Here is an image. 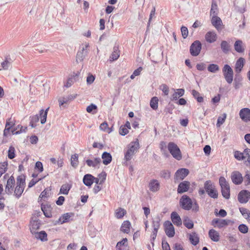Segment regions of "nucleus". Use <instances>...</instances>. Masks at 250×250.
I'll use <instances>...</instances> for the list:
<instances>
[{
	"label": "nucleus",
	"mask_w": 250,
	"mask_h": 250,
	"mask_svg": "<svg viewBox=\"0 0 250 250\" xmlns=\"http://www.w3.org/2000/svg\"><path fill=\"white\" fill-rule=\"evenodd\" d=\"M179 204L183 209L186 210H189L192 208L193 201L189 196L187 195H184L180 198Z\"/></svg>",
	"instance_id": "39448f33"
},
{
	"label": "nucleus",
	"mask_w": 250,
	"mask_h": 250,
	"mask_svg": "<svg viewBox=\"0 0 250 250\" xmlns=\"http://www.w3.org/2000/svg\"><path fill=\"white\" fill-rule=\"evenodd\" d=\"M160 176L164 179H168L170 178V173L167 170H163L161 171Z\"/></svg>",
	"instance_id": "4d7b16f0"
},
{
	"label": "nucleus",
	"mask_w": 250,
	"mask_h": 250,
	"mask_svg": "<svg viewBox=\"0 0 250 250\" xmlns=\"http://www.w3.org/2000/svg\"><path fill=\"white\" fill-rule=\"evenodd\" d=\"M77 96V94H70L65 97H60L58 99L59 104L60 107H65L64 104H67L70 101L75 99Z\"/></svg>",
	"instance_id": "6e6552de"
},
{
	"label": "nucleus",
	"mask_w": 250,
	"mask_h": 250,
	"mask_svg": "<svg viewBox=\"0 0 250 250\" xmlns=\"http://www.w3.org/2000/svg\"><path fill=\"white\" fill-rule=\"evenodd\" d=\"M15 122V120L12 118H9L6 120L5 127L3 131V136L4 137H7L9 134L11 129L14 127Z\"/></svg>",
	"instance_id": "f8f14e48"
},
{
	"label": "nucleus",
	"mask_w": 250,
	"mask_h": 250,
	"mask_svg": "<svg viewBox=\"0 0 250 250\" xmlns=\"http://www.w3.org/2000/svg\"><path fill=\"white\" fill-rule=\"evenodd\" d=\"M160 89L162 90L165 95H168L169 93V87L166 84H162L160 86Z\"/></svg>",
	"instance_id": "e2e57ef3"
},
{
	"label": "nucleus",
	"mask_w": 250,
	"mask_h": 250,
	"mask_svg": "<svg viewBox=\"0 0 250 250\" xmlns=\"http://www.w3.org/2000/svg\"><path fill=\"white\" fill-rule=\"evenodd\" d=\"M134 154H132L131 152H128V151H126L125 153V161L123 163V165L125 166H128V161H130L133 156L134 155Z\"/></svg>",
	"instance_id": "79ce46f5"
},
{
	"label": "nucleus",
	"mask_w": 250,
	"mask_h": 250,
	"mask_svg": "<svg viewBox=\"0 0 250 250\" xmlns=\"http://www.w3.org/2000/svg\"><path fill=\"white\" fill-rule=\"evenodd\" d=\"M202 44L199 41H194L190 46V53L192 56H197L200 53Z\"/></svg>",
	"instance_id": "0eeeda50"
},
{
	"label": "nucleus",
	"mask_w": 250,
	"mask_h": 250,
	"mask_svg": "<svg viewBox=\"0 0 250 250\" xmlns=\"http://www.w3.org/2000/svg\"><path fill=\"white\" fill-rule=\"evenodd\" d=\"M41 223L39 219L32 220L30 222V231L32 234L35 233L36 230L40 228Z\"/></svg>",
	"instance_id": "4be33fe9"
},
{
	"label": "nucleus",
	"mask_w": 250,
	"mask_h": 250,
	"mask_svg": "<svg viewBox=\"0 0 250 250\" xmlns=\"http://www.w3.org/2000/svg\"><path fill=\"white\" fill-rule=\"evenodd\" d=\"M25 186V176L21 175L17 178L16 186L14 191V195L19 199L23 192Z\"/></svg>",
	"instance_id": "f257e3e1"
},
{
	"label": "nucleus",
	"mask_w": 250,
	"mask_h": 250,
	"mask_svg": "<svg viewBox=\"0 0 250 250\" xmlns=\"http://www.w3.org/2000/svg\"><path fill=\"white\" fill-rule=\"evenodd\" d=\"M191 94L194 98L195 99L198 103H201L204 102L203 97L200 96V93L197 91L195 90V89L192 90Z\"/></svg>",
	"instance_id": "4c0bfd02"
},
{
	"label": "nucleus",
	"mask_w": 250,
	"mask_h": 250,
	"mask_svg": "<svg viewBox=\"0 0 250 250\" xmlns=\"http://www.w3.org/2000/svg\"><path fill=\"white\" fill-rule=\"evenodd\" d=\"M73 215L74 214L72 212L64 213L60 217L59 220L60 222H61L62 224L66 222H68L69 221L70 218L72 217Z\"/></svg>",
	"instance_id": "e433bc0d"
},
{
	"label": "nucleus",
	"mask_w": 250,
	"mask_h": 250,
	"mask_svg": "<svg viewBox=\"0 0 250 250\" xmlns=\"http://www.w3.org/2000/svg\"><path fill=\"white\" fill-rule=\"evenodd\" d=\"M8 157L10 159L15 157V149L13 146H10L8 151Z\"/></svg>",
	"instance_id": "864d4df0"
},
{
	"label": "nucleus",
	"mask_w": 250,
	"mask_h": 250,
	"mask_svg": "<svg viewBox=\"0 0 250 250\" xmlns=\"http://www.w3.org/2000/svg\"><path fill=\"white\" fill-rule=\"evenodd\" d=\"M189 240L190 243L194 246L197 245L199 242V238L198 234L195 232H192L189 234Z\"/></svg>",
	"instance_id": "473e14b6"
},
{
	"label": "nucleus",
	"mask_w": 250,
	"mask_h": 250,
	"mask_svg": "<svg viewBox=\"0 0 250 250\" xmlns=\"http://www.w3.org/2000/svg\"><path fill=\"white\" fill-rule=\"evenodd\" d=\"M190 185V182L188 181H184L181 182L178 186L177 193L182 194L188 191L189 189Z\"/></svg>",
	"instance_id": "4468645a"
},
{
	"label": "nucleus",
	"mask_w": 250,
	"mask_h": 250,
	"mask_svg": "<svg viewBox=\"0 0 250 250\" xmlns=\"http://www.w3.org/2000/svg\"><path fill=\"white\" fill-rule=\"evenodd\" d=\"M160 218L158 215L155 217V220H153L152 227L153 228V229H159L160 228Z\"/></svg>",
	"instance_id": "8fccbe9b"
},
{
	"label": "nucleus",
	"mask_w": 250,
	"mask_h": 250,
	"mask_svg": "<svg viewBox=\"0 0 250 250\" xmlns=\"http://www.w3.org/2000/svg\"><path fill=\"white\" fill-rule=\"evenodd\" d=\"M165 233L168 237H172L175 234V229L174 227L167 229L165 230Z\"/></svg>",
	"instance_id": "5fc2aeb1"
},
{
	"label": "nucleus",
	"mask_w": 250,
	"mask_h": 250,
	"mask_svg": "<svg viewBox=\"0 0 250 250\" xmlns=\"http://www.w3.org/2000/svg\"><path fill=\"white\" fill-rule=\"evenodd\" d=\"M185 94V90L183 88L177 89L171 96L172 101L177 100L179 97L183 96Z\"/></svg>",
	"instance_id": "2f4dec72"
},
{
	"label": "nucleus",
	"mask_w": 250,
	"mask_h": 250,
	"mask_svg": "<svg viewBox=\"0 0 250 250\" xmlns=\"http://www.w3.org/2000/svg\"><path fill=\"white\" fill-rule=\"evenodd\" d=\"M184 225L188 229L193 228L194 225L193 222L189 219H185L184 221Z\"/></svg>",
	"instance_id": "6e6d98bb"
},
{
	"label": "nucleus",
	"mask_w": 250,
	"mask_h": 250,
	"mask_svg": "<svg viewBox=\"0 0 250 250\" xmlns=\"http://www.w3.org/2000/svg\"><path fill=\"white\" fill-rule=\"evenodd\" d=\"M101 162V158L99 157L95 158L94 160H92L90 159H87L86 161V163L88 167H96L98 165L100 164Z\"/></svg>",
	"instance_id": "c756f323"
},
{
	"label": "nucleus",
	"mask_w": 250,
	"mask_h": 250,
	"mask_svg": "<svg viewBox=\"0 0 250 250\" xmlns=\"http://www.w3.org/2000/svg\"><path fill=\"white\" fill-rule=\"evenodd\" d=\"M40 117L41 118V123L44 124L46 121L47 118V111H44V109H42L40 110Z\"/></svg>",
	"instance_id": "a19ab883"
},
{
	"label": "nucleus",
	"mask_w": 250,
	"mask_h": 250,
	"mask_svg": "<svg viewBox=\"0 0 250 250\" xmlns=\"http://www.w3.org/2000/svg\"><path fill=\"white\" fill-rule=\"evenodd\" d=\"M219 183L221 187L222 196L225 199H229L230 198V187L229 183L223 176L220 177Z\"/></svg>",
	"instance_id": "f03ea898"
},
{
	"label": "nucleus",
	"mask_w": 250,
	"mask_h": 250,
	"mask_svg": "<svg viewBox=\"0 0 250 250\" xmlns=\"http://www.w3.org/2000/svg\"><path fill=\"white\" fill-rule=\"evenodd\" d=\"M167 148L174 158L179 161L182 159V156L181 150L177 145L173 142H169Z\"/></svg>",
	"instance_id": "20e7f679"
},
{
	"label": "nucleus",
	"mask_w": 250,
	"mask_h": 250,
	"mask_svg": "<svg viewBox=\"0 0 250 250\" xmlns=\"http://www.w3.org/2000/svg\"><path fill=\"white\" fill-rule=\"evenodd\" d=\"M208 236L214 242H218L219 241V233L214 229H211L209 230Z\"/></svg>",
	"instance_id": "393cba45"
},
{
	"label": "nucleus",
	"mask_w": 250,
	"mask_h": 250,
	"mask_svg": "<svg viewBox=\"0 0 250 250\" xmlns=\"http://www.w3.org/2000/svg\"><path fill=\"white\" fill-rule=\"evenodd\" d=\"M217 10V5L216 3L214 2L212 3L211 5V8L210 11V16H213V15H217V12L216 11V10Z\"/></svg>",
	"instance_id": "13d9d810"
},
{
	"label": "nucleus",
	"mask_w": 250,
	"mask_h": 250,
	"mask_svg": "<svg viewBox=\"0 0 250 250\" xmlns=\"http://www.w3.org/2000/svg\"><path fill=\"white\" fill-rule=\"evenodd\" d=\"M94 179H95V177L91 174H87L83 176V181L85 186L89 187L93 184Z\"/></svg>",
	"instance_id": "412c9836"
},
{
	"label": "nucleus",
	"mask_w": 250,
	"mask_h": 250,
	"mask_svg": "<svg viewBox=\"0 0 250 250\" xmlns=\"http://www.w3.org/2000/svg\"><path fill=\"white\" fill-rule=\"evenodd\" d=\"M224 78L227 82L230 84L233 81V71L229 64H225L222 69Z\"/></svg>",
	"instance_id": "423d86ee"
},
{
	"label": "nucleus",
	"mask_w": 250,
	"mask_h": 250,
	"mask_svg": "<svg viewBox=\"0 0 250 250\" xmlns=\"http://www.w3.org/2000/svg\"><path fill=\"white\" fill-rule=\"evenodd\" d=\"M181 33L184 39H186L188 36V30L185 26H182L181 28Z\"/></svg>",
	"instance_id": "0e129e2a"
},
{
	"label": "nucleus",
	"mask_w": 250,
	"mask_h": 250,
	"mask_svg": "<svg viewBox=\"0 0 250 250\" xmlns=\"http://www.w3.org/2000/svg\"><path fill=\"white\" fill-rule=\"evenodd\" d=\"M97 106L93 104H90L86 107V111L88 113L95 114L97 112Z\"/></svg>",
	"instance_id": "49530a36"
},
{
	"label": "nucleus",
	"mask_w": 250,
	"mask_h": 250,
	"mask_svg": "<svg viewBox=\"0 0 250 250\" xmlns=\"http://www.w3.org/2000/svg\"><path fill=\"white\" fill-rule=\"evenodd\" d=\"M239 230L242 233H246L248 231V228L245 224H241L238 227Z\"/></svg>",
	"instance_id": "680f3d73"
},
{
	"label": "nucleus",
	"mask_w": 250,
	"mask_h": 250,
	"mask_svg": "<svg viewBox=\"0 0 250 250\" xmlns=\"http://www.w3.org/2000/svg\"><path fill=\"white\" fill-rule=\"evenodd\" d=\"M131 227L130 222L129 221H125L122 223L121 230L124 233H128Z\"/></svg>",
	"instance_id": "72a5a7b5"
},
{
	"label": "nucleus",
	"mask_w": 250,
	"mask_h": 250,
	"mask_svg": "<svg viewBox=\"0 0 250 250\" xmlns=\"http://www.w3.org/2000/svg\"><path fill=\"white\" fill-rule=\"evenodd\" d=\"M15 184V180L14 177L12 175L8 179L5 188V192L8 195H11L13 192L14 186Z\"/></svg>",
	"instance_id": "1a4fd4ad"
},
{
	"label": "nucleus",
	"mask_w": 250,
	"mask_h": 250,
	"mask_svg": "<svg viewBox=\"0 0 250 250\" xmlns=\"http://www.w3.org/2000/svg\"><path fill=\"white\" fill-rule=\"evenodd\" d=\"M234 157L238 160H243L246 158L244 150L243 152H240L239 151H236L234 152Z\"/></svg>",
	"instance_id": "3c124183"
},
{
	"label": "nucleus",
	"mask_w": 250,
	"mask_h": 250,
	"mask_svg": "<svg viewBox=\"0 0 250 250\" xmlns=\"http://www.w3.org/2000/svg\"><path fill=\"white\" fill-rule=\"evenodd\" d=\"M125 213L126 210L123 208H120L116 210L115 216L118 219H121L123 217Z\"/></svg>",
	"instance_id": "c03bdc74"
},
{
	"label": "nucleus",
	"mask_w": 250,
	"mask_h": 250,
	"mask_svg": "<svg viewBox=\"0 0 250 250\" xmlns=\"http://www.w3.org/2000/svg\"><path fill=\"white\" fill-rule=\"evenodd\" d=\"M171 219L172 223L176 226L179 227L182 225V220L178 215V214L175 212L173 211L171 213Z\"/></svg>",
	"instance_id": "a211bd4d"
},
{
	"label": "nucleus",
	"mask_w": 250,
	"mask_h": 250,
	"mask_svg": "<svg viewBox=\"0 0 250 250\" xmlns=\"http://www.w3.org/2000/svg\"><path fill=\"white\" fill-rule=\"evenodd\" d=\"M88 47V44H86L85 46H83L80 50L78 52L76 56V61L77 62H82L83 61L85 56L87 54L86 49Z\"/></svg>",
	"instance_id": "f3484780"
},
{
	"label": "nucleus",
	"mask_w": 250,
	"mask_h": 250,
	"mask_svg": "<svg viewBox=\"0 0 250 250\" xmlns=\"http://www.w3.org/2000/svg\"><path fill=\"white\" fill-rule=\"evenodd\" d=\"M71 188V185L69 184H63L60 189L59 194L67 195Z\"/></svg>",
	"instance_id": "f704fd0d"
},
{
	"label": "nucleus",
	"mask_w": 250,
	"mask_h": 250,
	"mask_svg": "<svg viewBox=\"0 0 250 250\" xmlns=\"http://www.w3.org/2000/svg\"><path fill=\"white\" fill-rule=\"evenodd\" d=\"M158 99L156 97H153L151 98L150 102V106L153 109L156 110L158 108Z\"/></svg>",
	"instance_id": "a18cd8bd"
},
{
	"label": "nucleus",
	"mask_w": 250,
	"mask_h": 250,
	"mask_svg": "<svg viewBox=\"0 0 250 250\" xmlns=\"http://www.w3.org/2000/svg\"><path fill=\"white\" fill-rule=\"evenodd\" d=\"M35 237L38 240H40L42 242L47 241V234L45 231L42 230L39 232H36L34 233Z\"/></svg>",
	"instance_id": "c85d7f7f"
},
{
	"label": "nucleus",
	"mask_w": 250,
	"mask_h": 250,
	"mask_svg": "<svg viewBox=\"0 0 250 250\" xmlns=\"http://www.w3.org/2000/svg\"><path fill=\"white\" fill-rule=\"evenodd\" d=\"M234 48L235 50L239 53H244L245 51V45L241 40H238L235 41L234 44Z\"/></svg>",
	"instance_id": "aec40b11"
},
{
	"label": "nucleus",
	"mask_w": 250,
	"mask_h": 250,
	"mask_svg": "<svg viewBox=\"0 0 250 250\" xmlns=\"http://www.w3.org/2000/svg\"><path fill=\"white\" fill-rule=\"evenodd\" d=\"M245 62V60L244 58L242 57L239 58L237 60L235 65V70L237 73H239L242 71Z\"/></svg>",
	"instance_id": "b1692460"
},
{
	"label": "nucleus",
	"mask_w": 250,
	"mask_h": 250,
	"mask_svg": "<svg viewBox=\"0 0 250 250\" xmlns=\"http://www.w3.org/2000/svg\"><path fill=\"white\" fill-rule=\"evenodd\" d=\"M71 164L74 167H76L78 165V155L77 154L72 155L71 157Z\"/></svg>",
	"instance_id": "09e8293b"
},
{
	"label": "nucleus",
	"mask_w": 250,
	"mask_h": 250,
	"mask_svg": "<svg viewBox=\"0 0 250 250\" xmlns=\"http://www.w3.org/2000/svg\"><path fill=\"white\" fill-rule=\"evenodd\" d=\"M229 222V220L215 218L212 220L211 224L215 228L221 229L228 226Z\"/></svg>",
	"instance_id": "9d476101"
},
{
	"label": "nucleus",
	"mask_w": 250,
	"mask_h": 250,
	"mask_svg": "<svg viewBox=\"0 0 250 250\" xmlns=\"http://www.w3.org/2000/svg\"><path fill=\"white\" fill-rule=\"evenodd\" d=\"M149 190L152 192H156L160 188V184L158 180L153 179L149 183Z\"/></svg>",
	"instance_id": "5701e85b"
},
{
	"label": "nucleus",
	"mask_w": 250,
	"mask_h": 250,
	"mask_svg": "<svg viewBox=\"0 0 250 250\" xmlns=\"http://www.w3.org/2000/svg\"><path fill=\"white\" fill-rule=\"evenodd\" d=\"M221 48L224 53H228L230 50V46L226 41H223L221 43Z\"/></svg>",
	"instance_id": "58836bf2"
},
{
	"label": "nucleus",
	"mask_w": 250,
	"mask_h": 250,
	"mask_svg": "<svg viewBox=\"0 0 250 250\" xmlns=\"http://www.w3.org/2000/svg\"><path fill=\"white\" fill-rule=\"evenodd\" d=\"M102 158L103 159V163L105 165H107L110 164L112 161L111 155L107 152H104L102 155Z\"/></svg>",
	"instance_id": "7c9ffc66"
},
{
	"label": "nucleus",
	"mask_w": 250,
	"mask_h": 250,
	"mask_svg": "<svg viewBox=\"0 0 250 250\" xmlns=\"http://www.w3.org/2000/svg\"><path fill=\"white\" fill-rule=\"evenodd\" d=\"M241 120L246 123L250 122V109L247 107L241 109L239 111Z\"/></svg>",
	"instance_id": "ddd939ff"
},
{
	"label": "nucleus",
	"mask_w": 250,
	"mask_h": 250,
	"mask_svg": "<svg viewBox=\"0 0 250 250\" xmlns=\"http://www.w3.org/2000/svg\"><path fill=\"white\" fill-rule=\"evenodd\" d=\"M226 117L227 115L226 113H224L221 116H219L217 119L216 126L217 127H220V125L225 122Z\"/></svg>",
	"instance_id": "603ef678"
},
{
	"label": "nucleus",
	"mask_w": 250,
	"mask_h": 250,
	"mask_svg": "<svg viewBox=\"0 0 250 250\" xmlns=\"http://www.w3.org/2000/svg\"><path fill=\"white\" fill-rule=\"evenodd\" d=\"M127 241V238H123L122 241H119L117 243L116 246V248H120V247L127 246V245L125 244Z\"/></svg>",
	"instance_id": "69168bd1"
},
{
	"label": "nucleus",
	"mask_w": 250,
	"mask_h": 250,
	"mask_svg": "<svg viewBox=\"0 0 250 250\" xmlns=\"http://www.w3.org/2000/svg\"><path fill=\"white\" fill-rule=\"evenodd\" d=\"M205 39L207 42L212 43L216 41L217 36L214 32L209 31L206 33L205 35Z\"/></svg>",
	"instance_id": "a878e982"
},
{
	"label": "nucleus",
	"mask_w": 250,
	"mask_h": 250,
	"mask_svg": "<svg viewBox=\"0 0 250 250\" xmlns=\"http://www.w3.org/2000/svg\"><path fill=\"white\" fill-rule=\"evenodd\" d=\"M120 56V51L118 46H115L113 47V51L110 57V61H114L117 60Z\"/></svg>",
	"instance_id": "c9c22d12"
},
{
	"label": "nucleus",
	"mask_w": 250,
	"mask_h": 250,
	"mask_svg": "<svg viewBox=\"0 0 250 250\" xmlns=\"http://www.w3.org/2000/svg\"><path fill=\"white\" fill-rule=\"evenodd\" d=\"M8 163L7 162H4L0 163V171L4 173L7 169Z\"/></svg>",
	"instance_id": "052dcab7"
},
{
	"label": "nucleus",
	"mask_w": 250,
	"mask_h": 250,
	"mask_svg": "<svg viewBox=\"0 0 250 250\" xmlns=\"http://www.w3.org/2000/svg\"><path fill=\"white\" fill-rule=\"evenodd\" d=\"M42 210L46 217L51 218L52 217L51 207L49 205H42Z\"/></svg>",
	"instance_id": "bb28decb"
},
{
	"label": "nucleus",
	"mask_w": 250,
	"mask_h": 250,
	"mask_svg": "<svg viewBox=\"0 0 250 250\" xmlns=\"http://www.w3.org/2000/svg\"><path fill=\"white\" fill-rule=\"evenodd\" d=\"M39 116L37 114L30 117V125L32 128H35L36 126V123L39 121Z\"/></svg>",
	"instance_id": "ea45409f"
},
{
	"label": "nucleus",
	"mask_w": 250,
	"mask_h": 250,
	"mask_svg": "<svg viewBox=\"0 0 250 250\" xmlns=\"http://www.w3.org/2000/svg\"><path fill=\"white\" fill-rule=\"evenodd\" d=\"M204 188L208 196L213 199H216L218 196V192L215 186L210 180H208L204 183Z\"/></svg>",
	"instance_id": "7ed1b4c3"
},
{
	"label": "nucleus",
	"mask_w": 250,
	"mask_h": 250,
	"mask_svg": "<svg viewBox=\"0 0 250 250\" xmlns=\"http://www.w3.org/2000/svg\"><path fill=\"white\" fill-rule=\"evenodd\" d=\"M250 198V192L247 190L241 191L238 195V200L242 204L246 203Z\"/></svg>",
	"instance_id": "9b49d317"
},
{
	"label": "nucleus",
	"mask_w": 250,
	"mask_h": 250,
	"mask_svg": "<svg viewBox=\"0 0 250 250\" xmlns=\"http://www.w3.org/2000/svg\"><path fill=\"white\" fill-rule=\"evenodd\" d=\"M244 154H245L246 158L247 157V161L250 163V149L248 148L245 149Z\"/></svg>",
	"instance_id": "774afa93"
},
{
	"label": "nucleus",
	"mask_w": 250,
	"mask_h": 250,
	"mask_svg": "<svg viewBox=\"0 0 250 250\" xmlns=\"http://www.w3.org/2000/svg\"><path fill=\"white\" fill-rule=\"evenodd\" d=\"M219 70V67L217 64L211 63L208 67V70L211 73H216Z\"/></svg>",
	"instance_id": "de8ad7c7"
},
{
	"label": "nucleus",
	"mask_w": 250,
	"mask_h": 250,
	"mask_svg": "<svg viewBox=\"0 0 250 250\" xmlns=\"http://www.w3.org/2000/svg\"><path fill=\"white\" fill-rule=\"evenodd\" d=\"M211 23L217 29L219 30L220 27V26L222 23L221 19L217 15L211 16Z\"/></svg>",
	"instance_id": "cd10ccee"
},
{
	"label": "nucleus",
	"mask_w": 250,
	"mask_h": 250,
	"mask_svg": "<svg viewBox=\"0 0 250 250\" xmlns=\"http://www.w3.org/2000/svg\"><path fill=\"white\" fill-rule=\"evenodd\" d=\"M128 133V129L125 126L122 125L119 129V134L122 136H125Z\"/></svg>",
	"instance_id": "338daca9"
},
{
	"label": "nucleus",
	"mask_w": 250,
	"mask_h": 250,
	"mask_svg": "<svg viewBox=\"0 0 250 250\" xmlns=\"http://www.w3.org/2000/svg\"><path fill=\"white\" fill-rule=\"evenodd\" d=\"M139 148V143L138 140L137 139L135 141L132 142L130 143V144L128 145V149L127 151L131 152L132 154H135Z\"/></svg>",
	"instance_id": "6ab92c4d"
},
{
	"label": "nucleus",
	"mask_w": 250,
	"mask_h": 250,
	"mask_svg": "<svg viewBox=\"0 0 250 250\" xmlns=\"http://www.w3.org/2000/svg\"><path fill=\"white\" fill-rule=\"evenodd\" d=\"M98 177L100 180V185H102L105 181L106 177V173L105 171H103L98 175Z\"/></svg>",
	"instance_id": "bf43d9fd"
},
{
	"label": "nucleus",
	"mask_w": 250,
	"mask_h": 250,
	"mask_svg": "<svg viewBox=\"0 0 250 250\" xmlns=\"http://www.w3.org/2000/svg\"><path fill=\"white\" fill-rule=\"evenodd\" d=\"M189 174V170L187 168L179 169L175 173L176 180H183Z\"/></svg>",
	"instance_id": "dca6fc26"
},
{
	"label": "nucleus",
	"mask_w": 250,
	"mask_h": 250,
	"mask_svg": "<svg viewBox=\"0 0 250 250\" xmlns=\"http://www.w3.org/2000/svg\"><path fill=\"white\" fill-rule=\"evenodd\" d=\"M231 179L234 184L238 185L242 183L243 178L242 174L239 171H235L231 173Z\"/></svg>",
	"instance_id": "2eb2a0df"
},
{
	"label": "nucleus",
	"mask_w": 250,
	"mask_h": 250,
	"mask_svg": "<svg viewBox=\"0 0 250 250\" xmlns=\"http://www.w3.org/2000/svg\"><path fill=\"white\" fill-rule=\"evenodd\" d=\"M12 60L9 57H6L5 58V60L1 62V66L2 67L3 69L4 70H7L8 69V67H9L10 63H11Z\"/></svg>",
	"instance_id": "37998d69"
}]
</instances>
